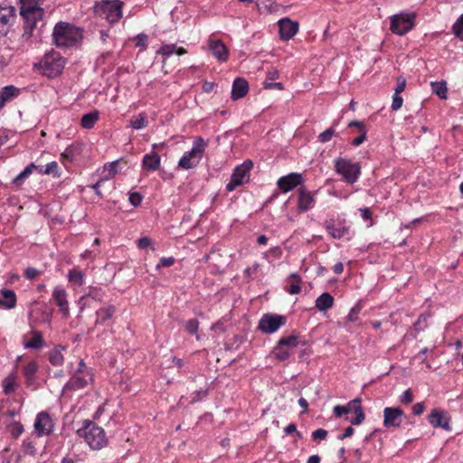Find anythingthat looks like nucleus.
I'll return each instance as SVG.
<instances>
[{
  "mask_svg": "<svg viewBox=\"0 0 463 463\" xmlns=\"http://www.w3.org/2000/svg\"><path fill=\"white\" fill-rule=\"evenodd\" d=\"M360 310H361V308L358 305L352 307V309L350 310V312L347 316V320L350 322H356L358 320V315L360 313Z\"/></svg>",
  "mask_w": 463,
  "mask_h": 463,
  "instance_id": "nucleus-55",
  "label": "nucleus"
},
{
  "mask_svg": "<svg viewBox=\"0 0 463 463\" xmlns=\"http://www.w3.org/2000/svg\"><path fill=\"white\" fill-rule=\"evenodd\" d=\"M77 434L83 438L92 449H100L108 443L104 430L90 420L83 421L82 427L77 430Z\"/></svg>",
  "mask_w": 463,
  "mask_h": 463,
  "instance_id": "nucleus-2",
  "label": "nucleus"
},
{
  "mask_svg": "<svg viewBox=\"0 0 463 463\" xmlns=\"http://www.w3.org/2000/svg\"><path fill=\"white\" fill-rule=\"evenodd\" d=\"M33 426L37 435L41 437L50 435L53 430L54 424L48 412L41 411L36 415Z\"/></svg>",
  "mask_w": 463,
  "mask_h": 463,
  "instance_id": "nucleus-14",
  "label": "nucleus"
},
{
  "mask_svg": "<svg viewBox=\"0 0 463 463\" xmlns=\"http://www.w3.org/2000/svg\"><path fill=\"white\" fill-rule=\"evenodd\" d=\"M208 143L202 137L194 139L191 150L184 152L179 159L178 166L184 170L193 169L200 163Z\"/></svg>",
  "mask_w": 463,
  "mask_h": 463,
  "instance_id": "nucleus-3",
  "label": "nucleus"
},
{
  "mask_svg": "<svg viewBox=\"0 0 463 463\" xmlns=\"http://www.w3.org/2000/svg\"><path fill=\"white\" fill-rule=\"evenodd\" d=\"M199 327V322L197 319H190L185 323V329L191 334L194 335L197 333Z\"/></svg>",
  "mask_w": 463,
  "mask_h": 463,
  "instance_id": "nucleus-49",
  "label": "nucleus"
},
{
  "mask_svg": "<svg viewBox=\"0 0 463 463\" xmlns=\"http://www.w3.org/2000/svg\"><path fill=\"white\" fill-rule=\"evenodd\" d=\"M335 171L342 175L345 183L353 184L359 179L361 165L359 163H353L350 159L338 157L335 159Z\"/></svg>",
  "mask_w": 463,
  "mask_h": 463,
  "instance_id": "nucleus-5",
  "label": "nucleus"
},
{
  "mask_svg": "<svg viewBox=\"0 0 463 463\" xmlns=\"http://www.w3.org/2000/svg\"><path fill=\"white\" fill-rule=\"evenodd\" d=\"M414 13H401L390 17L391 31L398 35H403L414 27Z\"/></svg>",
  "mask_w": 463,
  "mask_h": 463,
  "instance_id": "nucleus-8",
  "label": "nucleus"
},
{
  "mask_svg": "<svg viewBox=\"0 0 463 463\" xmlns=\"http://www.w3.org/2000/svg\"><path fill=\"white\" fill-rule=\"evenodd\" d=\"M1 294L3 298L0 299V307L12 309L16 305V295L12 289H2Z\"/></svg>",
  "mask_w": 463,
  "mask_h": 463,
  "instance_id": "nucleus-28",
  "label": "nucleus"
},
{
  "mask_svg": "<svg viewBox=\"0 0 463 463\" xmlns=\"http://www.w3.org/2000/svg\"><path fill=\"white\" fill-rule=\"evenodd\" d=\"M324 227L328 234L334 239H346L350 240L353 237L351 225L345 219L331 218L325 221Z\"/></svg>",
  "mask_w": 463,
  "mask_h": 463,
  "instance_id": "nucleus-7",
  "label": "nucleus"
},
{
  "mask_svg": "<svg viewBox=\"0 0 463 463\" xmlns=\"http://www.w3.org/2000/svg\"><path fill=\"white\" fill-rule=\"evenodd\" d=\"M16 20V10L12 5H0V39L11 31Z\"/></svg>",
  "mask_w": 463,
  "mask_h": 463,
  "instance_id": "nucleus-10",
  "label": "nucleus"
},
{
  "mask_svg": "<svg viewBox=\"0 0 463 463\" xmlns=\"http://www.w3.org/2000/svg\"><path fill=\"white\" fill-rule=\"evenodd\" d=\"M413 401V395L411 389L404 391L400 396V402L404 404H409Z\"/></svg>",
  "mask_w": 463,
  "mask_h": 463,
  "instance_id": "nucleus-54",
  "label": "nucleus"
},
{
  "mask_svg": "<svg viewBox=\"0 0 463 463\" xmlns=\"http://www.w3.org/2000/svg\"><path fill=\"white\" fill-rule=\"evenodd\" d=\"M249 90V83L243 78H236L232 87V99L237 100L243 98Z\"/></svg>",
  "mask_w": 463,
  "mask_h": 463,
  "instance_id": "nucleus-23",
  "label": "nucleus"
},
{
  "mask_svg": "<svg viewBox=\"0 0 463 463\" xmlns=\"http://www.w3.org/2000/svg\"><path fill=\"white\" fill-rule=\"evenodd\" d=\"M83 278H84V274L80 270L72 269L69 271L68 279L70 282L73 283L74 285H77V286L83 285V282H84Z\"/></svg>",
  "mask_w": 463,
  "mask_h": 463,
  "instance_id": "nucleus-40",
  "label": "nucleus"
},
{
  "mask_svg": "<svg viewBox=\"0 0 463 463\" xmlns=\"http://www.w3.org/2000/svg\"><path fill=\"white\" fill-rule=\"evenodd\" d=\"M303 182L304 178L301 174L290 173L287 175L281 176L278 180L277 185L281 192L288 193L300 185Z\"/></svg>",
  "mask_w": 463,
  "mask_h": 463,
  "instance_id": "nucleus-16",
  "label": "nucleus"
},
{
  "mask_svg": "<svg viewBox=\"0 0 463 463\" xmlns=\"http://www.w3.org/2000/svg\"><path fill=\"white\" fill-rule=\"evenodd\" d=\"M103 296H104V292L102 291V289L100 288H96V287L90 288L89 291L87 293H85L80 298V303L87 298H91L92 299L97 300V301H102Z\"/></svg>",
  "mask_w": 463,
  "mask_h": 463,
  "instance_id": "nucleus-37",
  "label": "nucleus"
},
{
  "mask_svg": "<svg viewBox=\"0 0 463 463\" xmlns=\"http://www.w3.org/2000/svg\"><path fill=\"white\" fill-rule=\"evenodd\" d=\"M92 372L75 371L71 379L64 385L63 390H80L86 387L89 383L92 382Z\"/></svg>",
  "mask_w": 463,
  "mask_h": 463,
  "instance_id": "nucleus-13",
  "label": "nucleus"
},
{
  "mask_svg": "<svg viewBox=\"0 0 463 463\" xmlns=\"http://www.w3.org/2000/svg\"><path fill=\"white\" fill-rule=\"evenodd\" d=\"M209 49L213 55L221 62L226 61L229 57V50L221 40H210Z\"/></svg>",
  "mask_w": 463,
  "mask_h": 463,
  "instance_id": "nucleus-20",
  "label": "nucleus"
},
{
  "mask_svg": "<svg viewBox=\"0 0 463 463\" xmlns=\"http://www.w3.org/2000/svg\"><path fill=\"white\" fill-rule=\"evenodd\" d=\"M95 11L109 24H114L122 17V2L119 0H102L96 6Z\"/></svg>",
  "mask_w": 463,
  "mask_h": 463,
  "instance_id": "nucleus-6",
  "label": "nucleus"
},
{
  "mask_svg": "<svg viewBox=\"0 0 463 463\" xmlns=\"http://www.w3.org/2000/svg\"><path fill=\"white\" fill-rule=\"evenodd\" d=\"M252 166L253 164L250 160H246L241 165L236 166L231 176L230 182L226 184V190L232 192L238 186L248 182Z\"/></svg>",
  "mask_w": 463,
  "mask_h": 463,
  "instance_id": "nucleus-9",
  "label": "nucleus"
},
{
  "mask_svg": "<svg viewBox=\"0 0 463 463\" xmlns=\"http://www.w3.org/2000/svg\"><path fill=\"white\" fill-rule=\"evenodd\" d=\"M286 291L290 294V295H296V294H298L300 293L301 291V287L299 286V283H296V284H291L289 285L287 288H286Z\"/></svg>",
  "mask_w": 463,
  "mask_h": 463,
  "instance_id": "nucleus-60",
  "label": "nucleus"
},
{
  "mask_svg": "<svg viewBox=\"0 0 463 463\" xmlns=\"http://www.w3.org/2000/svg\"><path fill=\"white\" fill-rule=\"evenodd\" d=\"M99 112L98 110L86 113L81 117L80 125L85 129H91L99 120Z\"/></svg>",
  "mask_w": 463,
  "mask_h": 463,
  "instance_id": "nucleus-31",
  "label": "nucleus"
},
{
  "mask_svg": "<svg viewBox=\"0 0 463 463\" xmlns=\"http://www.w3.org/2000/svg\"><path fill=\"white\" fill-rule=\"evenodd\" d=\"M284 432L285 434L287 435H289V434H292V433H296L297 436L301 439L302 438V435L300 432H298L297 430V425L295 423H289L285 429H284Z\"/></svg>",
  "mask_w": 463,
  "mask_h": 463,
  "instance_id": "nucleus-59",
  "label": "nucleus"
},
{
  "mask_svg": "<svg viewBox=\"0 0 463 463\" xmlns=\"http://www.w3.org/2000/svg\"><path fill=\"white\" fill-rule=\"evenodd\" d=\"M431 90L432 93L436 94L442 99H447L448 88L446 81H435L431 82Z\"/></svg>",
  "mask_w": 463,
  "mask_h": 463,
  "instance_id": "nucleus-36",
  "label": "nucleus"
},
{
  "mask_svg": "<svg viewBox=\"0 0 463 463\" xmlns=\"http://www.w3.org/2000/svg\"><path fill=\"white\" fill-rule=\"evenodd\" d=\"M143 196L137 192H133L129 194V203L135 207L140 205Z\"/></svg>",
  "mask_w": 463,
  "mask_h": 463,
  "instance_id": "nucleus-51",
  "label": "nucleus"
},
{
  "mask_svg": "<svg viewBox=\"0 0 463 463\" xmlns=\"http://www.w3.org/2000/svg\"><path fill=\"white\" fill-rule=\"evenodd\" d=\"M33 336L31 340L24 344V348L27 349H41L44 346L45 342L43 338V334L40 331H33Z\"/></svg>",
  "mask_w": 463,
  "mask_h": 463,
  "instance_id": "nucleus-32",
  "label": "nucleus"
},
{
  "mask_svg": "<svg viewBox=\"0 0 463 463\" xmlns=\"http://www.w3.org/2000/svg\"><path fill=\"white\" fill-rule=\"evenodd\" d=\"M82 31L75 25L59 22L52 31V41L57 47H71L80 42Z\"/></svg>",
  "mask_w": 463,
  "mask_h": 463,
  "instance_id": "nucleus-1",
  "label": "nucleus"
},
{
  "mask_svg": "<svg viewBox=\"0 0 463 463\" xmlns=\"http://www.w3.org/2000/svg\"><path fill=\"white\" fill-rule=\"evenodd\" d=\"M315 204L314 194L302 187L298 192V209L299 212L304 213L313 208Z\"/></svg>",
  "mask_w": 463,
  "mask_h": 463,
  "instance_id": "nucleus-21",
  "label": "nucleus"
},
{
  "mask_svg": "<svg viewBox=\"0 0 463 463\" xmlns=\"http://www.w3.org/2000/svg\"><path fill=\"white\" fill-rule=\"evenodd\" d=\"M3 385H4V392H5V393L10 394L15 389L14 379L13 377H11V376L5 378L4 380V384Z\"/></svg>",
  "mask_w": 463,
  "mask_h": 463,
  "instance_id": "nucleus-48",
  "label": "nucleus"
},
{
  "mask_svg": "<svg viewBox=\"0 0 463 463\" xmlns=\"http://www.w3.org/2000/svg\"><path fill=\"white\" fill-rule=\"evenodd\" d=\"M360 132H361V135L359 137H355L352 141V144L354 146H360L365 140V138H366V131L363 130V131H360Z\"/></svg>",
  "mask_w": 463,
  "mask_h": 463,
  "instance_id": "nucleus-62",
  "label": "nucleus"
},
{
  "mask_svg": "<svg viewBox=\"0 0 463 463\" xmlns=\"http://www.w3.org/2000/svg\"><path fill=\"white\" fill-rule=\"evenodd\" d=\"M160 161L161 159L158 154L152 152L143 156L142 165L147 170L156 171L160 166Z\"/></svg>",
  "mask_w": 463,
  "mask_h": 463,
  "instance_id": "nucleus-27",
  "label": "nucleus"
},
{
  "mask_svg": "<svg viewBox=\"0 0 463 463\" xmlns=\"http://www.w3.org/2000/svg\"><path fill=\"white\" fill-rule=\"evenodd\" d=\"M24 432V426L20 422H14L11 425V434L14 438H18Z\"/></svg>",
  "mask_w": 463,
  "mask_h": 463,
  "instance_id": "nucleus-50",
  "label": "nucleus"
},
{
  "mask_svg": "<svg viewBox=\"0 0 463 463\" xmlns=\"http://www.w3.org/2000/svg\"><path fill=\"white\" fill-rule=\"evenodd\" d=\"M424 404L421 402H417L412 406V413L414 415H420L424 411Z\"/></svg>",
  "mask_w": 463,
  "mask_h": 463,
  "instance_id": "nucleus-64",
  "label": "nucleus"
},
{
  "mask_svg": "<svg viewBox=\"0 0 463 463\" xmlns=\"http://www.w3.org/2000/svg\"><path fill=\"white\" fill-rule=\"evenodd\" d=\"M139 249H146L151 245V240L147 237H142L137 241Z\"/></svg>",
  "mask_w": 463,
  "mask_h": 463,
  "instance_id": "nucleus-61",
  "label": "nucleus"
},
{
  "mask_svg": "<svg viewBox=\"0 0 463 463\" xmlns=\"http://www.w3.org/2000/svg\"><path fill=\"white\" fill-rule=\"evenodd\" d=\"M404 412L398 407H386L383 410V425L386 428L399 427L402 421Z\"/></svg>",
  "mask_w": 463,
  "mask_h": 463,
  "instance_id": "nucleus-17",
  "label": "nucleus"
},
{
  "mask_svg": "<svg viewBox=\"0 0 463 463\" xmlns=\"http://www.w3.org/2000/svg\"><path fill=\"white\" fill-rule=\"evenodd\" d=\"M52 298L54 299L56 305L59 307L62 317L64 318H68L70 317V308L67 300L66 290L61 286L55 287L52 291Z\"/></svg>",
  "mask_w": 463,
  "mask_h": 463,
  "instance_id": "nucleus-18",
  "label": "nucleus"
},
{
  "mask_svg": "<svg viewBox=\"0 0 463 463\" xmlns=\"http://www.w3.org/2000/svg\"><path fill=\"white\" fill-rule=\"evenodd\" d=\"M40 273H41V271L38 270L37 269L29 267L24 270V277L27 279L32 280V279H35L40 275Z\"/></svg>",
  "mask_w": 463,
  "mask_h": 463,
  "instance_id": "nucleus-52",
  "label": "nucleus"
},
{
  "mask_svg": "<svg viewBox=\"0 0 463 463\" xmlns=\"http://www.w3.org/2000/svg\"><path fill=\"white\" fill-rule=\"evenodd\" d=\"M279 36L283 40L291 39L298 31V23L289 18H282L279 21Z\"/></svg>",
  "mask_w": 463,
  "mask_h": 463,
  "instance_id": "nucleus-19",
  "label": "nucleus"
},
{
  "mask_svg": "<svg viewBox=\"0 0 463 463\" xmlns=\"http://www.w3.org/2000/svg\"><path fill=\"white\" fill-rule=\"evenodd\" d=\"M327 436V430L324 429H317L312 432V438L315 440H324Z\"/></svg>",
  "mask_w": 463,
  "mask_h": 463,
  "instance_id": "nucleus-57",
  "label": "nucleus"
},
{
  "mask_svg": "<svg viewBox=\"0 0 463 463\" xmlns=\"http://www.w3.org/2000/svg\"><path fill=\"white\" fill-rule=\"evenodd\" d=\"M187 51L183 47H176L175 44H163L160 49L156 52L157 54H161L164 57L163 63L165 60L174 53L177 55H184Z\"/></svg>",
  "mask_w": 463,
  "mask_h": 463,
  "instance_id": "nucleus-26",
  "label": "nucleus"
},
{
  "mask_svg": "<svg viewBox=\"0 0 463 463\" xmlns=\"http://www.w3.org/2000/svg\"><path fill=\"white\" fill-rule=\"evenodd\" d=\"M428 420L434 428H441L445 430H450V417L447 411L441 409H433L428 416Z\"/></svg>",
  "mask_w": 463,
  "mask_h": 463,
  "instance_id": "nucleus-15",
  "label": "nucleus"
},
{
  "mask_svg": "<svg viewBox=\"0 0 463 463\" xmlns=\"http://www.w3.org/2000/svg\"><path fill=\"white\" fill-rule=\"evenodd\" d=\"M334 305V298L331 294L325 292L322 293L317 299H316V307L319 311H326L329 308H331Z\"/></svg>",
  "mask_w": 463,
  "mask_h": 463,
  "instance_id": "nucleus-30",
  "label": "nucleus"
},
{
  "mask_svg": "<svg viewBox=\"0 0 463 463\" xmlns=\"http://www.w3.org/2000/svg\"><path fill=\"white\" fill-rule=\"evenodd\" d=\"M33 168H36V165L34 163H31L16 177L13 179L12 183L16 186H20L24 184L25 179L30 176Z\"/></svg>",
  "mask_w": 463,
  "mask_h": 463,
  "instance_id": "nucleus-35",
  "label": "nucleus"
},
{
  "mask_svg": "<svg viewBox=\"0 0 463 463\" xmlns=\"http://www.w3.org/2000/svg\"><path fill=\"white\" fill-rule=\"evenodd\" d=\"M118 161H113V162L105 164L104 172H106L107 174L105 175L104 177H102V179H104L106 181L108 179L113 178L118 172Z\"/></svg>",
  "mask_w": 463,
  "mask_h": 463,
  "instance_id": "nucleus-41",
  "label": "nucleus"
},
{
  "mask_svg": "<svg viewBox=\"0 0 463 463\" xmlns=\"http://www.w3.org/2000/svg\"><path fill=\"white\" fill-rule=\"evenodd\" d=\"M44 172L46 175H52L54 177H60L61 175L59 165L56 161H52L45 165Z\"/></svg>",
  "mask_w": 463,
  "mask_h": 463,
  "instance_id": "nucleus-44",
  "label": "nucleus"
},
{
  "mask_svg": "<svg viewBox=\"0 0 463 463\" xmlns=\"http://www.w3.org/2000/svg\"><path fill=\"white\" fill-rule=\"evenodd\" d=\"M333 411L335 417L340 418L344 414L349 413V403L346 406L336 405L334 407Z\"/></svg>",
  "mask_w": 463,
  "mask_h": 463,
  "instance_id": "nucleus-53",
  "label": "nucleus"
},
{
  "mask_svg": "<svg viewBox=\"0 0 463 463\" xmlns=\"http://www.w3.org/2000/svg\"><path fill=\"white\" fill-rule=\"evenodd\" d=\"M130 126L134 129L145 128L147 126L146 115L144 113H140L137 118H132L130 120Z\"/></svg>",
  "mask_w": 463,
  "mask_h": 463,
  "instance_id": "nucleus-42",
  "label": "nucleus"
},
{
  "mask_svg": "<svg viewBox=\"0 0 463 463\" xmlns=\"http://www.w3.org/2000/svg\"><path fill=\"white\" fill-rule=\"evenodd\" d=\"M403 99L400 96V94L394 93L392 97V110H398L402 106Z\"/></svg>",
  "mask_w": 463,
  "mask_h": 463,
  "instance_id": "nucleus-56",
  "label": "nucleus"
},
{
  "mask_svg": "<svg viewBox=\"0 0 463 463\" xmlns=\"http://www.w3.org/2000/svg\"><path fill=\"white\" fill-rule=\"evenodd\" d=\"M81 153V144L73 143L67 146L65 150L61 153V157L68 161L73 162L78 156Z\"/></svg>",
  "mask_w": 463,
  "mask_h": 463,
  "instance_id": "nucleus-29",
  "label": "nucleus"
},
{
  "mask_svg": "<svg viewBox=\"0 0 463 463\" xmlns=\"http://www.w3.org/2000/svg\"><path fill=\"white\" fill-rule=\"evenodd\" d=\"M287 318L277 314H265L259 322V328L267 334L276 332L280 326L286 325Z\"/></svg>",
  "mask_w": 463,
  "mask_h": 463,
  "instance_id": "nucleus-11",
  "label": "nucleus"
},
{
  "mask_svg": "<svg viewBox=\"0 0 463 463\" xmlns=\"http://www.w3.org/2000/svg\"><path fill=\"white\" fill-rule=\"evenodd\" d=\"M39 369V365L36 361H31L24 366V374L27 384H32L34 381V375Z\"/></svg>",
  "mask_w": 463,
  "mask_h": 463,
  "instance_id": "nucleus-33",
  "label": "nucleus"
},
{
  "mask_svg": "<svg viewBox=\"0 0 463 463\" xmlns=\"http://www.w3.org/2000/svg\"><path fill=\"white\" fill-rule=\"evenodd\" d=\"M279 345H284L289 350L296 347L298 345V337L297 335H289L287 337H282L278 342Z\"/></svg>",
  "mask_w": 463,
  "mask_h": 463,
  "instance_id": "nucleus-43",
  "label": "nucleus"
},
{
  "mask_svg": "<svg viewBox=\"0 0 463 463\" xmlns=\"http://www.w3.org/2000/svg\"><path fill=\"white\" fill-rule=\"evenodd\" d=\"M116 313V307L109 305L102 307L96 311V321L95 325H106V323L112 318Z\"/></svg>",
  "mask_w": 463,
  "mask_h": 463,
  "instance_id": "nucleus-24",
  "label": "nucleus"
},
{
  "mask_svg": "<svg viewBox=\"0 0 463 463\" xmlns=\"http://www.w3.org/2000/svg\"><path fill=\"white\" fill-rule=\"evenodd\" d=\"M272 353L275 358L279 361H285L290 355L289 349L284 345H279V343H278V345L274 347Z\"/></svg>",
  "mask_w": 463,
  "mask_h": 463,
  "instance_id": "nucleus-39",
  "label": "nucleus"
},
{
  "mask_svg": "<svg viewBox=\"0 0 463 463\" xmlns=\"http://www.w3.org/2000/svg\"><path fill=\"white\" fill-rule=\"evenodd\" d=\"M349 412H354V418L346 417V420L350 421L353 425L361 424L365 418L364 410L361 406V400L359 398L354 399L349 402Z\"/></svg>",
  "mask_w": 463,
  "mask_h": 463,
  "instance_id": "nucleus-22",
  "label": "nucleus"
},
{
  "mask_svg": "<svg viewBox=\"0 0 463 463\" xmlns=\"http://www.w3.org/2000/svg\"><path fill=\"white\" fill-rule=\"evenodd\" d=\"M453 33L463 40V14L458 18L452 26Z\"/></svg>",
  "mask_w": 463,
  "mask_h": 463,
  "instance_id": "nucleus-45",
  "label": "nucleus"
},
{
  "mask_svg": "<svg viewBox=\"0 0 463 463\" xmlns=\"http://www.w3.org/2000/svg\"><path fill=\"white\" fill-rule=\"evenodd\" d=\"M406 87V80L403 77H399L397 79V84L394 89V93L401 94Z\"/></svg>",
  "mask_w": 463,
  "mask_h": 463,
  "instance_id": "nucleus-58",
  "label": "nucleus"
},
{
  "mask_svg": "<svg viewBox=\"0 0 463 463\" xmlns=\"http://www.w3.org/2000/svg\"><path fill=\"white\" fill-rule=\"evenodd\" d=\"M354 428L352 426H349L345 430L344 433L338 435L337 439L343 440L346 438H349L354 434Z\"/></svg>",
  "mask_w": 463,
  "mask_h": 463,
  "instance_id": "nucleus-63",
  "label": "nucleus"
},
{
  "mask_svg": "<svg viewBox=\"0 0 463 463\" xmlns=\"http://www.w3.org/2000/svg\"><path fill=\"white\" fill-rule=\"evenodd\" d=\"M43 14L44 11L20 13L24 22V33L22 34V39L24 41H28L32 37L36 24L40 20H42Z\"/></svg>",
  "mask_w": 463,
  "mask_h": 463,
  "instance_id": "nucleus-12",
  "label": "nucleus"
},
{
  "mask_svg": "<svg viewBox=\"0 0 463 463\" xmlns=\"http://www.w3.org/2000/svg\"><path fill=\"white\" fill-rule=\"evenodd\" d=\"M175 263V258L174 257H162L159 260V263L156 266V269L159 270L162 267H171Z\"/></svg>",
  "mask_w": 463,
  "mask_h": 463,
  "instance_id": "nucleus-47",
  "label": "nucleus"
},
{
  "mask_svg": "<svg viewBox=\"0 0 463 463\" xmlns=\"http://www.w3.org/2000/svg\"><path fill=\"white\" fill-rule=\"evenodd\" d=\"M41 0H20V13L43 11L40 6Z\"/></svg>",
  "mask_w": 463,
  "mask_h": 463,
  "instance_id": "nucleus-34",
  "label": "nucleus"
},
{
  "mask_svg": "<svg viewBox=\"0 0 463 463\" xmlns=\"http://www.w3.org/2000/svg\"><path fill=\"white\" fill-rule=\"evenodd\" d=\"M64 65L65 60L55 51L46 53L39 62V68L42 73L49 78L59 76Z\"/></svg>",
  "mask_w": 463,
  "mask_h": 463,
  "instance_id": "nucleus-4",
  "label": "nucleus"
},
{
  "mask_svg": "<svg viewBox=\"0 0 463 463\" xmlns=\"http://www.w3.org/2000/svg\"><path fill=\"white\" fill-rule=\"evenodd\" d=\"M19 89L13 85L4 87L0 91V96L5 98L6 101H9L19 95Z\"/></svg>",
  "mask_w": 463,
  "mask_h": 463,
  "instance_id": "nucleus-38",
  "label": "nucleus"
},
{
  "mask_svg": "<svg viewBox=\"0 0 463 463\" xmlns=\"http://www.w3.org/2000/svg\"><path fill=\"white\" fill-rule=\"evenodd\" d=\"M66 347L58 345L54 348L49 351L48 353V360L50 364L53 366H61L64 363V357L62 354V351L65 350Z\"/></svg>",
  "mask_w": 463,
  "mask_h": 463,
  "instance_id": "nucleus-25",
  "label": "nucleus"
},
{
  "mask_svg": "<svg viewBox=\"0 0 463 463\" xmlns=\"http://www.w3.org/2000/svg\"><path fill=\"white\" fill-rule=\"evenodd\" d=\"M335 130L334 128H329L326 129L324 132L320 133L317 137V139L321 143H326L331 140V138L335 136Z\"/></svg>",
  "mask_w": 463,
  "mask_h": 463,
  "instance_id": "nucleus-46",
  "label": "nucleus"
}]
</instances>
